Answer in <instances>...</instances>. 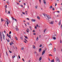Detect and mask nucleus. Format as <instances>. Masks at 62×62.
Listing matches in <instances>:
<instances>
[{"label":"nucleus","instance_id":"1","mask_svg":"<svg viewBox=\"0 0 62 62\" xmlns=\"http://www.w3.org/2000/svg\"><path fill=\"white\" fill-rule=\"evenodd\" d=\"M45 18L46 20H48L49 19H50L51 18L50 16L48 15H46V16L45 17Z\"/></svg>","mask_w":62,"mask_h":62},{"label":"nucleus","instance_id":"2","mask_svg":"<svg viewBox=\"0 0 62 62\" xmlns=\"http://www.w3.org/2000/svg\"><path fill=\"white\" fill-rule=\"evenodd\" d=\"M6 20H7V21H6L5 23L7 24V26H8V24H9V21H8V19L6 18Z\"/></svg>","mask_w":62,"mask_h":62},{"label":"nucleus","instance_id":"3","mask_svg":"<svg viewBox=\"0 0 62 62\" xmlns=\"http://www.w3.org/2000/svg\"><path fill=\"white\" fill-rule=\"evenodd\" d=\"M56 62H60V60L59 59V58L57 57L56 58Z\"/></svg>","mask_w":62,"mask_h":62},{"label":"nucleus","instance_id":"4","mask_svg":"<svg viewBox=\"0 0 62 62\" xmlns=\"http://www.w3.org/2000/svg\"><path fill=\"white\" fill-rule=\"evenodd\" d=\"M2 34L3 38V39L4 40H5V35L4 34V33H3V32H2Z\"/></svg>","mask_w":62,"mask_h":62},{"label":"nucleus","instance_id":"5","mask_svg":"<svg viewBox=\"0 0 62 62\" xmlns=\"http://www.w3.org/2000/svg\"><path fill=\"white\" fill-rule=\"evenodd\" d=\"M45 51H46V50H44L43 51L42 53V55H43L45 54Z\"/></svg>","mask_w":62,"mask_h":62},{"label":"nucleus","instance_id":"6","mask_svg":"<svg viewBox=\"0 0 62 62\" xmlns=\"http://www.w3.org/2000/svg\"><path fill=\"white\" fill-rule=\"evenodd\" d=\"M32 48L33 49H36V47L34 45H33L32 46Z\"/></svg>","mask_w":62,"mask_h":62},{"label":"nucleus","instance_id":"7","mask_svg":"<svg viewBox=\"0 0 62 62\" xmlns=\"http://www.w3.org/2000/svg\"><path fill=\"white\" fill-rule=\"evenodd\" d=\"M54 21H51V22L49 23L50 24H53V23H54Z\"/></svg>","mask_w":62,"mask_h":62},{"label":"nucleus","instance_id":"8","mask_svg":"<svg viewBox=\"0 0 62 62\" xmlns=\"http://www.w3.org/2000/svg\"><path fill=\"white\" fill-rule=\"evenodd\" d=\"M44 3L45 5H46V2L45 0H43Z\"/></svg>","mask_w":62,"mask_h":62},{"label":"nucleus","instance_id":"9","mask_svg":"<svg viewBox=\"0 0 62 62\" xmlns=\"http://www.w3.org/2000/svg\"><path fill=\"white\" fill-rule=\"evenodd\" d=\"M32 22H35L36 21V20L32 19L31 20Z\"/></svg>","mask_w":62,"mask_h":62},{"label":"nucleus","instance_id":"10","mask_svg":"<svg viewBox=\"0 0 62 62\" xmlns=\"http://www.w3.org/2000/svg\"><path fill=\"white\" fill-rule=\"evenodd\" d=\"M58 24L59 25H60V24H61V20H60L59 21V22Z\"/></svg>","mask_w":62,"mask_h":62},{"label":"nucleus","instance_id":"11","mask_svg":"<svg viewBox=\"0 0 62 62\" xmlns=\"http://www.w3.org/2000/svg\"><path fill=\"white\" fill-rule=\"evenodd\" d=\"M43 15H44V17H45H45H46V15H47L45 13H43Z\"/></svg>","mask_w":62,"mask_h":62},{"label":"nucleus","instance_id":"12","mask_svg":"<svg viewBox=\"0 0 62 62\" xmlns=\"http://www.w3.org/2000/svg\"><path fill=\"white\" fill-rule=\"evenodd\" d=\"M14 44L13 43V42L12 41L11 42V43H10V45H12V44Z\"/></svg>","mask_w":62,"mask_h":62},{"label":"nucleus","instance_id":"13","mask_svg":"<svg viewBox=\"0 0 62 62\" xmlns=\"http://www.w3.org/2000/svg\"><path fill=\"white\" fill-rule=\"evenodd\" d=\"M13 20H15V21H16V22H17V19H16L14 18H13Z\"/></svg>","mask_w":62,"mask_h":62},{"label":"nucleus","instance_id":"14","mask_svg":"<svg viewBox=\"0 0 62 62\" xmlns=\"http://www.w3.org/2000/svg\"><path fill=\"white\" fill-rule=\"evenodd\" d=\"M16 31H19V30L18 29V28H17V26H16Z\"/></svg>","mask_w":62,"mask_h":62},{"label":"nucleus","instance_id":"15","mask_svg":"<svg viewBox=\"0 0 62 62\" xmlns=\"http://www.w3.org/2000/svg\"><path fill=\"white\" fill-rule=\"evenodd\" d=\"M36 41H38L39 40V37H37L36 39Z\"/></svg>","mask_w":62,"mask_h":62},{"label":"nucleus","instance_id":"16","mask_svg":"<svg viewBox=\"0 0 62 62\" xmlns=\"http://www.w3.org/2000/svg\"><path fill=\"white\" fill-rule=\"evenodd\" d=\"M37 18L38 19V20H40V17H39V16H37Z\"/></svg>","mask_w":62,"mask_h":62},{"label":"nucleus","instance_id":"17","mask_svg":"<svg viewBox=\"0 0 62 62\" xmlns=\"http://www.w3.org/2000/svg\"><path fill=\"white\" fill-rule=\"evenodd\" d=\"M41 48H39V52H41Z\"/></svg>","mask_w":62,"mask_h":62},{"label":"nucleus","instance_id":"18","mask_svg":"<svg viewBox=\"0 0 62 62\" xmlns=\"http://www.w3.org/2000/svg\"><path fill=\"white\" fill-rule=\"evenodd\" d=\"M38 6L37 5H36L35 6V9H37V8H38Z\"/></svg>","mask_w":62,"mask_h":62},{"label":"nucleus","instance_id":"19","mask_svg":"<svg viewBox=\"0 0 62 62\" xmlns=\"http://www.w3.org/2000/svg\"><path fill=\"white\" fill-rule=\"evenodd\" d=\"M0 40L1 41H2V36H0Z\"/></svg>","mask_w":62,"mask_h":62},{"label":"nucleus","instance_id":"20","mask_svg":"<svg viewBox=\"0 0 62 62\" xmlns=\"http://www.w3.org/2000/svg\"><path fill=\"white\" fill-rule=\"evenodd\" d=\"M56 51V48H54V52H55Z\"/></svg>","mask_w":62,"mask_h":62},{"label":"nucleus","instance_id":"21","mask_svg":"<svg viewBox=\"0 0 62 62\" xmlns=\"http://www.w3.org/2000/svg\"><path fill=\"white\" fill-rule=\"evenodd\" d=\"M47 30V29H45L44 30V33H45V31Z\"/></svg>","mask_w":62,"mask_h":62},{"label":"nucleus","instance_id":"22","mask_svg":"<svg viewBox=\"0 0 62 62\" xmlns=\"http://www.w3.org/2000/svg\"><path fill=\"white\" fill-rule=\"evenodd\" d=\"M51 62H54V59H53L52 60H51Z\"/></svg>","mask_w":62,"mask_h":62},{"label":"nucleus","instance_id":"23","mask_svg":"<svg viewBox=\"0 0 62 62\" xmlns=\"http://www.w3.org/2000/svg\"><path fill=\"white\" fill-rule=\"evenodd\" d=\"M53 39H54L55 40V39H56V38H55V37H53Z\"/></svg>","mask_w":62,"mask_h":62},{"label":"nucleus","instance_id":"24","mask_svg":"<svg viewBox=\"0 0 62 62\" xmlns=\"http://www.w3.org/2000/svg\"><path fill=\"white\" fill-rule=\"evenodd\" d=\"M42 59V58H41V57H40V58H39V60H41Z\"/></svg>","mask_w":62,"mask_h":62},{"label":"nucleus","instance_id":"25","mask_svg":"<svg viewBox=\"0 0 62 62\" xmlns=\"http://www.w3.org/2000/svg\"><path fill=\"white\" fill-rule=\"evenodd\" d=\"M0 37L2 36V33H1V32H0Z\"/></svg>","mask_w":62,"mask_h":62},{"label":"nucleus","instance_id":"26","mask_svg":"<svg viewBox=\"0 0 62 62\" xmlns=\"http://www.w3.org/2000/svg\"><path fill=\"white\" fill-rule=\"evenodd\" d=\"M15 56L14 55L12 57V58L13 59V58H14L15 57Z\"/></svg>","mask_w":62,"mask_h":62},{"label":"nucleus","instance_id":"27","mask_svg":"<svg viewBox=\"0 0 62 62\" xmlns=\"http://www.w3.org/2000/svg\"><path fill=\"white\" fill-rule=\"evenodd\" d=\"M15 38L16 39V40H18V38H17L16 37H15Z\"/></svg>","mask_w":62,"mask_h":62},{"label":"nucleus","instance_id":"28","mask_svg":"<svg viewBox=\"0 0 62 62\" xmlns=\"http://www.w3.org/2000/svg\"><path fill=\"white\" fill-rule=\"evenodd\" d=\"M53 8V7L52 6H50L49 8H50V9H51V8Z\"/></svg>","mask_w":62,"mask_h":62},{"label":"nucleus","instance_id":"29","mask_svg":"<svg viewBox=\"0 0 62 62\" xmlns=\"http://www.w3.org/2000/svg\"><path fill=\"white\" fill-rule=\"evenodd\" d=\"M25 38L26 39H28V38L27 36H24Z\"/></svg>","mask_w":62,"mask_h":62},{"label":"nucleus","instance_id":"30","mask_svg":"<svg viewBox=\"0 0 62 62\" xmlns=\"http://www.w3.org/2000/svg\"><path fill=\"white\" fill-rule=\"evenodd\" d=\"M20 39H22V40H23V37H21Z\"/></svg>","mask_w":62,"mask_h":62},{"label":"nucleus","instance_id":"31","mask_svg":"<svg viewBox=\"0 0 62 62\" xmlns=\"http://www.w3.org/2000/svg\"><path fill=\"white\" fill-rule=\"evenodd\" d=\"M24 49V48H23V47L21 48V50H23Z\"/></svg>","mask_w":62,"mask_h":62},{"label":"nucleus","instance_id":"32","mask_svg":"<svg viewBox=\"0 0 62 62\" xmlns=\"http://www.w3.org/2000/svg\"><path fill=\"white\" fill-rule=\"evenodd\" d=\"M6 3L7 4H8V3H9V2H8V1H6Z\"/></svg>","mask_w":62,"mask_h":62},{"label":"nucleus","instance_id":"33","mask_svg":"<svg viewBox=\"0 0 62 62\" xmlns=\"http://www.w3.org/2000/svg\"><path fill=\"white\" fill-rule=\"evenodd\" d=\"M60 9L61 10H62V6H61L60 7Z\"/></svg>","mask_w":62,"mask_h":62},{"label":"nucleus","instance_id":"34","mask_svg":"<svg viewBox=\"0 0 62 62\" xmlns=\"http://www.w3.org/2000/svg\"><path fill=\"white\" fill-rule=\"evenodd\" d=\"M50 45H52V43H50L49 44V46H50Z\"/></svg>","mask_w":62,"mask_h":62},{"label":"nucleus","instance_id":"35","mask_svg":"<svg viewBox=\"0 0 62 62\" xmlns=\"http://www.w3.org/2000/svg\"><path fill=\"white\" fill-rule=\"evenodd\" d=\"M57 36V35L56 34H55L54 35V37H56Z\"/></svg>","mask_w":62,"mask_h":62},{"label":"nucleus","instance_id":"36","mask_svg":"<svg viewBox=\"0 0 62 62\" xmlns=\"http://www.w3.org/2000/svg\"><path fill=\"white\" fill-rule=\"evenodd\" d=\"M9 52L10 53H12V52H11V51H10V50H9Z\"/></svg>","mask_w":62,"mask_h":62},{"label":"nucleus","instance_id":"37","mask_svg":"<svg viewBox=\"0 0 62 62\" xmlns=\"http://www.w3.org/2000/svg\"><path fill=\"white\" fill-rule=\"evenodd\" d=\"M11 31H10L9 32V34H11Z\"/></svg>","mask_w":62,"mask_h":62},{"label":"nucleus","instance_id":"38","mask_svg":"<svg viewBox=\"0 0 62 62\" xmlns=\"http://www.w3.org/2000/svg\"><path fill=\"white\" fill-rule=\"evenodd\" d=\"M52 10H54V8H52Z\"/></svg>","mask_w":62,"mask_h":62},{"label":"nucleus","instance_id":"39","mask_svg":"<svg viewBox=\"0 0 62 62\" xmlns=\"http://www.w3.org/2000/svg\"><path fill=\"white\" fill-rule=\"evenodd\" d=\"M33 35H36V33H34L33 34Z\"/></svg>","mask_w":62,"mask_h":62},{"label":"nucleus","instance_id":"40","mask_svg":"<svg viewBox=\"0 0 62 62\" xmlns=\"http://www.w3.org/2000/svg\"><path fill=\"white\" fill-rule=\"evenodd\" d=\"M60 43H62V40H60Z\"/></svg>","mask_w":62,"mask_h":62},{"label":"nucleus","instance_id":"41","mask_svg":"<svg viewBox=\"0 0 62 62\" xmlns=\"http://www.w3.org/2000/svg\"><path fill=\"white\" fill-rule=\"evenodd\" d=\"M40 47H42V45H40L39 46Z\"/></svg>","mask_w":62,"mask_h":62},{"label":"nucleus","instance_id":"42","mask_svg":"<svg viewBox=\"0 0 62 62\" xmlns=\"http://www.w3.org/2000/svg\"><path fill=\"white\" fill-rule=\"evenodd\" d=\"M7 41L8 42H9L10 41H9V40H8V39L7 40Z\"/></svg>","mask_w":62,"mask_h":62},{"label":"nucleus","instance_id":"43","mask_svg":"<svg viewBox=\"0 0 62 62\" xmlns=\"http://www.w3.org/2000/svg\"><path fill=\"white\" fill-rule=\"evenodd\" d=\"M7 36H8V37H9V36L8 35V34H7Z\"/></svg>","mask_w":62,"mask_h":62},{"label":"nucleus","instance_id":"44","mask_svg":"<svg viewBox=\"0 0 62 62\" xmlns=\"http://www.w3.org/2000/svg\"><path fill=\"white\" fill-rule=\"evenodd\" d=\"M50 55H51V56H53V55H52L51 54H49V56H50Z\"/></svg>","mask_w":62,"mask_h":62},{"label":"nucleus","instance_id":"45","mask_svg":"<svg viewBox=\"0 0 62 62\" xmlns=\"http://www.w3.org/2000/svg\"><path fill=\"white\" fill-rule=\"evenodd\" d=\"M22 13L23 14H24V15H25V13H23V12H22Z\"/></svg>","mask_w":62,"mask_h":62},{"label":"nucleus","instance_id":"46","mask_svg":"<svg viewBox=\"0 0 62 62\" xmlns=\"http://www.w3.org/2000/svg\"><path fill=\"white\" fill-rule=\"evenodd\" d=\"M26 31H27V32H28V33H29V31H28L27 30H26Z\"/></svg>","mask_w":62,"mask_h":62},{"label":"nucleus","instance_id":"47","mask_svg":"<svg viewBox=\"0 0 62 62\" xmlns=\"http://www.w3.org/2000/svg\"><path fill=\"white\" fill-rule=\"evenodd\" d=\"M34 53L35 54H37V52H36V51H35L34 52Z\"/></svg>","mask_w":62,"mask_h":62},{"label":"nucleus","instance_id":"48","mask_svg":"<svg viewBox=\"0 0 62 62\" xmlns=\"http://www.w3.org/2000/svg\"><path fill=\"white\" fill-rule=\"evenodd\" d=\"M20 6H21V7H23V5H20Z\"/></svg>","mask_w":62,"mask_h":62},{"label":"nucleus","instance_id":"49","mask_svg":"<svg viewBox=\"0 0 62 62\" xmlns=\"http://www.w3.org/2000/svg\"><path fill=\"white\" fill-rule=\"evenodd\" d=\"M1 22H3V19L2 18L1 19Z\"/></svg>","mask_w":62,"mask_h":62},{"label":"nucleus","instance_id":"50","mask_svg":"<svg viewBox=\"0 0 62 62\" xmlns=\"http://www.w3.org/2000/svg\"><path fill=\"white\" fill-rule=\"evenodd\" d=\"M35 29H37V26H35Z\"/></svg>","mask_w":62,"mask_h":62},{"label":"nucleus","instance_id":"51","mask_svg":"<svg viewBox=\"0 0 62 62\" xmlns=\"http://www.w3.org/2000/svg\"><path fill=\"white\" fill-rule=\"evenodd\" d=\"M9 38L10 39H11V37H10V35H9Z\"/></svg>","mask_w":62,"mask_h":62},{"label":"nucleus","instance_id":"52","mask_svg":"<svg viewBox=\"0 0 62 62\" xmlns=\"http://www.w3.org/2000/svg\"><path fill=\"white\" fill-rule=\"evenodd\" d=\"M6 54L7 55H8V53H7V52H6Z\"/></svg>","mask_w":62,"mask_h":62},{"label":"nucleus","instance_id":"53","mask_svg":"<svg viewBox=\"0 0 62 62\" xmlns=\"http://www.w3.org/2000/svg\"><path fill=\"white\" fill-rule=\"evenodd\" d=\"M39 1L40 3H41V0H39Z\"/></svg>","mask_w":62,"mask_h":62},{"label":"nucleus","instance_id":"54","mask_svg":"<svg viewBox=\"0 0 62 62\" xmlns=\"http://www.w3.org/2000/svg\"><path fill=\"white\" fill-rule=\"evenodd\" d=\"M27 30H28V31H29V29H27Z\"/></svg>","mask_w":62,"mask_h":62},{"label":"nucleus","instance_id":"55","mask_svg":"<svg viewBox=\"0 0 62 62\" xmlns=\"http://www.w3.org/2000/svg\"><path fill=\"white\" fill-rule=\"evenodd\" d=\"M25 39V41H26L27 42V40H26V39Z\"/></svg>","mask_w":62,"mask_h":62},{"label":"nucleus","instance_id":"56","mask_svg":"<svg viewBox=\"0 0 62 62\" xmlns=\"http://www.w3.org/2000/svg\"><path fill=\"white\" fill-rule=\"evenodd\" d=\"M7 5H6L5 6V8H7Z\"/></svg>","mask_w":62,"mask_h":62},{"label":"nucleus","instance_id":"57","mask_svg":"<svg viewBox=\"0 0 62 62\" xmlns=\"http://www.w3.org/2000/svg\"><path fill=\"white\" fill-rule=\"evenodd\" d=\"M36 26H37V27H39V25H38V24H37Z\"/></svg>","mask_w":62,"mask_h":62},{"label":"nucleus","instance_id":"58","mask_svg":"<svg viewBox=\"0 0 62 62\" xmlns=\"http://www.w3.org/2000/svg\"><path fill=\"white\" fill-rule=\"evenodd\" d=\"M61 29H62V24L61 25Z\"/></svg>","mask_w":62,"mask_h":62},{"label":"nucleus","instance_id":"59","mask_svg":"<svg viewBox=\"0 0 62 62\" xmlns=\"http://www.w3.org/2000/svg\"><path fill=\"white\" fill-rule=\"evenodd\" d=\"M18 57H19V59H20V56L19 55L18 56Z\"/></svg>","mask_w":62,"mask_h":62},{"label":"nucleus","instance_id":"60","mask_svg":"<svg viewBox=\"0 0 62 62\" xmlns=\"http://www.w3.org/2000/svg\"><path fill=\"white\" fill-rule=\"evenodd\" d=\"M32 32H35V30H33V31H32Z\"/></svg>","mask_w":62,"mask_h":62},{"label":"nucleus","instance_id":"61","mask_svg":"<svg viewBox=\"0 0 62 62\" xmlns=\"http://www.w3.org/2000/svg\"><path fill=\"white\" fill-rule=\"evenodd\" d=\"M4 33H5V34H6V32L5 31H4Z\"/></svg>","mask_w":62,"mask_h":62},{"label":"nucleus","instance_id":"62","mask_svg":"<svg viewBox=\"0 0 62 62\" xmlns=\"http://www.w3.org/2000/svg\"><path fill=\"white\" fill-rule=\"evenodd\" d=\"M8 13H9V14H10V11H8Z\"/></svg>","mask_w":62,"mask_h":62},{"label":"nucleus","instance_id":"63","mask_svg":"<svg viewBox=\"0 0 62 62\" xmlns=\"http://www.w3.org/2000/svg\"><path fill=\"white\" fill-rule=\"evenodd\" d=\"M56 5H57V4H56V3L55 4V6H56Z\"/></svg>","mask_w":62,"mask_h":62},{"label":"nucleus","instance_id":"64","mask_svg":"<svg viewBox=\"0 0 62 62\" xmlns=\"http://www.w3.org/2000/svg\"><path fill=\"white\" fill-rule=\"evenodd\" d=\"M30 61H31L30 60H29V62H30Z\"/></svg>","mask_w":62,"mask_h":62}]
</instances>
